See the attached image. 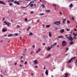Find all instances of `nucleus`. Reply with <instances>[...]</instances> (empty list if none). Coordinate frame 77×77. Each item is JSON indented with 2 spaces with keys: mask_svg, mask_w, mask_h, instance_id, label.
Instances as JSON below:
<instances>
[{
  "mask_svg": "<svg viewBox=\"0 0 77 77\" xmlns=\"http://www.w3.org/2000/svg\"><path fill=\"white\" fill-rule=\"evenodd\" d=\"M65 36L66 38L67 39H68L69 41H73V38H72L71 36H69L68 37L67 35H65Z\"/></svg>",
  "mask_w": 77,
  "mask_h": 77,
  "instance_id": "nucleus-1",
  "label": "nucleus"
},
{
  "mask_svg": "<svg viewBox=\"0 0 77 77\" xmlns=\"http://www.w3.org/2000/svg\"><path fill=\"white\" fill-rule=\"evenodd\" d=\"M53 24H55L57 26L60 25V21H57L56 22H54V23H53Z\"/></svg>",
  "mask_w": 77,
  "mask_h": 77,
  "instance_id": "nucleus-2",
  "label": "nucleus"
},
{
  "mask_svg": "<svg viewBox=\"0 0 77 77\" xmlns=\"http://www.w3.org/2000/svg\"><path fill=\"white\" fill-rule=\"evenodd\" d=\"M66 44H67V42H66L65 41H64L62 42V45L63 47L66 46Z\"/></svg>",
  "mask_w": 77,
  "mask_h": 77,
  "instance_id": "nucleus-3",
  "label": "nucleus"
},
{
  "mask_svg": "<svg viewBox=\"0 0 77 77\" xmlns=\"http://www.w3.org/2000/svg\"><path fill=\"white\" fill-rule=\"evenodd\" d=\"M75 57H74L73 58H71L70 59V60H69V61L68 62V63H70V62H71V61H72V60L74 59H75Z\"/></svg>",
  "mask_w": 77,
  "mask_h": 77,
  "instance_id": "nucleus-4",
  "label": "nucleus"
},
{
  "mask_svg": "<svg viewBox=\"0 0 77 77\" xmlns=\"http://www.w3.org/2000/svg\"><path fill=\"white\" fill-rule=\"evenodd\" d=\"M34 65H36V64H38V61L37 60H35L33 61Z\"/></svg>",
  "mask_w": 77,
  "mask_h": 77,
  "instance_id": "nucleus-5",
  "label": "nucleus"
},
{
  "mask_svg": "<svg viewBox=\"0 0 77 77\" xmlns=\"http://www.w3.org/2000/svg\"><path fill=\"white\" fill-rule=\"evenodd\" d=\"M51 47H50L49 46H48V47L47 48V50L48 51H49V50H50L51 49Z\"/></svg>",
  "mask_w": 77,
  "mask_h": 77,
  "instance_id": "nucleus-6",
  "label": "nucleus"
},
{
  "mask_svg": "<svg viewBox=\"0 0 77 77\" xmlns=\"http://www.w3.org/2000/svg\"><path fill=\"white\" fill-rule=\"evenodd\" d=\"M14 3L15 4H17L18 5H20V3H18V2H17L16 1H15L14 2Z\"/></svg>",
  "mask_w": 77,
  "mask_h": 77,
  "instance_id": "nucleus-7",
  "label": "nucleus"
},
{
  "mask_svg": "<svg viewBox=\"0 0 77 77\" xmlns=\"http://www.w3.org/2000/svg\"><path fill=\"white\" fill-rule=\"evenodd\" d=\"M65 31V30L64 29H62L61 30H60V33H63Z\"/></svg>",
  "mask_w": 77,
  "mask_h": 77,
  "instance_id": "nucleus-8",
  "label": "nucleus"
},
{
  "mask_svg": "<svg viewBox=\"0 0 77 77\" xmlns=\"http://www.w3.org/2000/svg\"><path fill=\"white\" fill-rule=\"evenodd\" d=\"M0 4H3V5H6L5 3L1 1H0Z\"/></svg>",
  "mask_w": 77,
  "mask_h": 77,
  "instance_id": "nucleus-9",
  "label": "nucleus"
},
{
  "mask_svg": "<svg viewBox=\"0 0 77 77\" xmlns=\"http://www.w3.org/2000/svg\"><path fill=\"white\" fill-rule=\"evenodd\" d=\"M2 31L3 32H6V31H7V29H4Z\"/></svg>",
  "mask_w": 77,
  "mask_h": 77,
  "instance_id": "nucleus-10",
  "label": "nucleus"
},
{
  "mask_svg": "<svg viewBox=\"0 0 77 77\" xmlns=\"http://www.w3.org/2000/svg\"><path fill=\"white\" fill-rule=\"evenodd\" d=\"M69 8H72V7H73V5H72V4H71L69 6Z\"/></svg>",
  "mask_w": 77,
  "mask_h": 77,
  "instance_id": "nucleus-11",
  "label": "nucleus"
},
{
  "mask_svg": "<svg viewBox=\"0 0 77 77\" xmlns=\"http://www.w3.org/2000/svg\"><path fill=\"white\" fill-rule=\"evenodd\" d=\"M4 23L5 24H7V25L8 26H9V24L6 22V21H4Z\"/></svg>",
  "mask_w": 77,
  "mask_h": 77,
  "instance_id": "nucleus-12",
  "label": "nucleus"
},
{
  "mask_svg": "<svg viewBox=\"0 0 77 77\" xmlns=\"http://www.w3.org/2000/svg\"><path fill=\"white\" fill-rule=\"evenodd\" d=\"M40 50H41V49L40 48L38 49V51H36V53H38V52H39V51H40Z\"/></svg>",
  "mask_w": 77,
  "mask_h": 77,
  "instance_id": "nucleus-13",
  "label": "nucleus"
},
{
  "mask_svg": "<svg viewBox=\"0 0 77 77\" xmlns=\"http://www.w3.org/2000/svg\"><path fill=\"white\" fill-rule=\"evenodd\" d=\"M74 44V42H72V41L69 42L70 45H72V44Z\"/></svg>",
  "mask_w": 77,
  "mask_h": 77,
  "instance_id": "nucleus-14",
  "label": "nucleus"
},
{
  "mask_svg": "<svg viewBox=\"0 0 77 77\" xmlns=\"http://www.w3.org/2000/svg\"><path fill=\"white\" fill-rule=\"evenodd\" d=\"M51 56V54H49L47 56V57H46V58H47L48 57H50Z\"/></svg>",
  "mask_w": 77,
  "mask_h": 77,
  "instance_id": "nucleus-15",
  "label": "nucleus"
},
{
  "mask_svg": "<svg viewBox=\"0 0 77 77\" xmlns=\"http://www.w3.org/2000/svg\"><path fill=\"white\" fill-rule=\"evenodd\" d=\"M49 36L50 37H51V32L49 33Z\"/></svg>",
  "mask_w": 77,
  "mask_h": 77,
  "instance_id": "nucleus-16",
  "label": "nucleus"
},
{
  "mask_svg": "<svg viewBox=\"0 0 77 77\" xmlns=\"http://www.w3.org/2000/svg\"><path fill=\"white\" fill-rule=\"evenodd\" d=\"M58 38H63V36L61 35V36H58Z\"/></svg>",
  "mask_w": 77,
  "mask_h": 77,
  "instance_id": "nucleus-17",
  "label": "nucleus"
},
{
  "mask_svg": "<svg viewBox=\"0 0 77 77\" xmlns=\"http://www.w3.org/2000/svg\"><path fill=\"white\" fill-rule=\"evenodd\" d=\"M45 74H46V75H48V70L47 69L46 70V71L45 72Z\"/></svg>",
  "mask_w": 77,
  "mask_h": 77,
  "instance_id": "nucleus-18",
  "label": "nucleus"
},
{
  "mask_svg": "<svg viewBox=\"0 0 77 77\" xmlns=\"http://www.w3.org/2000/svg\"><path fill=\"white\" fill-rule=\"evenodd\" d=\"M51 47L52 48H53V47H54V45L53 44L51 45Z\"/></svg>",
  "mask_w": 77,
  "mask_h": 77,
  "instance_id": "nucleus-19",
  "label": "nucleus"
},
{
  "mask_svg": "<svg viewBox=\"0 0 77 77\" xmlns=\"http://www.w3.org/2000/svg\"><path fill=\"white\" fill-rule=\"evenodd\" d=\"M12 35H13L12 34H9L8 35V37H11V36H12Z\"/></svg>",
  "mask_w": 77,
  "mask_h": 77,
  "instance_id": "nucleus-20",
  "label": "nucleus"
},
{
  "mask_svg": "<svg viewBox=\"0 0 77 77\" xmlns=\"http://www.w3.org/2000/svg\"><path fill=\"white\" fill-rule=\"evenodd\" d=\"M42 8H44V7H45V5H44V4H42Z\"/></svg>",
  "mask_w": 77,
  "mask_h": 77,
  "instance_id": "nucleus-21",
  "label": "nucleus"
},
{
  "mask_svg": "<svg viewBox=\"0 0 77 77\" xmlns=\"http://www.w3.org/2000/svg\"><path fill=\"white\" fill-rule=\"evenodd\" d=\"M46 11L47 12H50V10H46Z\"/></svg>",
  "mask_w": 77,
  "mask_h": 77,
  "instance_id": "nucleus-22",
  "label": "nucleus"
},
{
  "mask_svg": "<svg viewBox=\"0 0 77 77\" xmlns=\"http://www.w3.org/2000/svg\"><path fill=\"white\" fill-rule=\"evenodd\" d=\"M73 35H75V36H77V34H76L74 33H73Z\"/></svg>",
  "mask_w": 77,
  "mask_h": 77,
  "instance_id": "nucleus-23",
  "label": "nucleus"
},
{
  "mask_svg": "<svg viewBox=\"0 0 77 77\" xmlns=\"http://www.w3.org/2000/svg\"><path fill=\"white\" fill-rule=\"evenodd\" d=\"M50 27V25H46V27Z\"/></svg>",
  "mask_w": 77,
  "mask_h": 77,
  "instance_id": "nucleus-24",
  "label": "nucleus"
},
{
  "mask_svg": "<svg viewBox=\"0 0 77 77\" xmlns=\"http://www.w3.org/2000/svg\"><path fill=\"white\" fill-rule=\"evenodd\" d=\"M30 29V27H28V28L27 29V31H29V30Z\"/></svg>",
  "mask_w": 77,
  "mask_h": 77,
  "instance_id": "nucleus-25",
  "label": "nucleus"
},
{
  "mask_svg": "<svg viewBox=\"0 0 77 77\" xmlns=\"http://www.w3.org/2000/svg\"><path fill=\"white\" fill-rule=\"evenodd\" d=\"M53 45H54V46H55V45H57V43H54Z\"/></svg>",
  "mask_w": 77,
  "mask_h": 77,
  "instance_id": "nucleus-26",
  "label": "nucleus"
},
{
  "mask_svg": "<svg viewBox=\"0 0 77 77\" xmlns=\"http://www.w3.org/2000/svg\"><path fill=\"white\" fill-rule=\"evenodd\" d=\"M25 21H27V18H26L25 19Z\"/></svg>",
  "mask_w": 77,
  "mask_h": 77,
  "instance_id": "nucleus-27",
  "label": "nucleus"
},
{
  "mask_svg": "<svg viewBox=\"0 0 77 77\" xmlns=\"http://www.w3.org/2000/svg\"><path fill=\"white\" fill-rule=\"evenodd\" d=\"M29 35H33V33H32V32H30L29 33Z\"/></svg>",
  "mask_w": 77,
  "mask_h": 77,
  "instance_id": "nucleus-28",
  "label": "nucleus"
},
{
  "mask_svg": "<svg viewBox=\"0 0 77 77\" xmlns=\"http://www.w3.org/2000/svg\"><path fill=\"white\" fill-rule=\"evenodd\" d=\"M37 23H39V22H40V20H38L37 21Z\"/></svg>",
  "mask_w": 77,
  "mask_h": 77,
  "instance_id": "nucleus-29",
  "label": "nucleus"
},
{
  "mask_svg": "<svg viewBox=\"0 0 77 77\" xmlns=\"http://www.w3.org/2000/svg\"><path fill=\"white\" fill-rule=\"evenodd\" d=\"M26 8V7H24L23 6H21V8H22V9L23 8Z\"/></svg>",
  "mask_w": 77,
  "mask_h": 77,
  "instance_id": "nucleus-30",
  "label": "nucleus"
},
{
  "mask_svg": "<svg viewBox=\"0 0 77 77\" xmlns=\"http://www.w3.org/2000/svg\"><path fill=\"white\" fill-rule=\"evenodd\" d=\"M34 13V12H33V11H31L30 13V14H33Z\"/></svg>",
  "mask_w": 77,
  "mask_h": 77,
  "instance_id": "nucleus-31",
  "label": "nucleus"
},
{
  "mask_svg": "<svg viewBox=\"0 0 77 77\" xmlns=\"http://www.w3.org/2000/svg\"><path fill=\"white\" fill-rule=\"evenodd\" d=\"M44 15V14L43 13V14H39V15Z\"/></svg>",
  "mask_w": 77,
  "mask_h": 77,
  "instance_id": "nucleus-32",
  "label": "nucleus"
},
{
  "mask_svg": "<svg viewBox=\"0 0 77 77\" xmlns=\"http://www.w3.org/2000/svg\"><path fill=\"white\" fill-rule=\"evenodd\" d=\"M20 26L19 25H17V28H20Z\"/></svg>",
  "mask_w": 77,
  "mask_h": 77,
  "instance_id": "nucleus-33",
  "label": "nucleus"
},
{
  "mask_svg": "<svg viewBox=\"0 0 77 77\" xmlns=\"http://www.w3.org/2000/svg\"><path fill=\"white\" fill-rule=\"evenodd\" d=\"M62 20H63V21H65V20H66V19L65 18V19H62Z\"/></svg>",
  "mask_w": 77,
  "mask_h": 77,
  "instance_id": "nucleus-34",
  "label": "nucleus"
},
{
  "mask_svg": "<svg viewBox=\"0 0 77 77\" xmlns=\"http://www.w3.org/2000/svg\"><path fill=\"white\" fill-rule=\"evenodd\" d=\"M12 5V3H10V4H9V5H10V6H11V5Z\"/></svg>",
  "mask_w": 77,
  "mask_h": 77,
  "instance_id": "nucleus-35",
  "label": "nucleus"
},
{
  "mask_svg": "<svg viewBox=\"0 0 77 77\" xmlns=\"http://www.w3.org/2000/svg\"><path fill=\"white\" fill-rule=\"evenodd\" d=\"M30 6L31 7H32V6H33V4H31L30 5Z\"/></svg>",
  "mask_w": 77,
  "mask_h": 77,
  "instance_id": "nucleus-36",
  "label": "nucleus"
},
{
  "mask_svg": "<svg viewBox=\"0 0 77 77\" xmlns=\"http://www.w3.org/2000/svg\"><path fill=\"white\" fill-rule=\"evenodd\" d=\"M67 23H70V22H69V21L68 20L67 22Z\"/></svg>",
  "mask_w": 77,
  "mask_h": 77,
  "instance_id": "nucleus-37",
  "label": "nucleus"
},
{
  "mask_svg": "<svg viewBox=\"0 0 77 77\" xmlns=\"http://www.w3.org/2000/svg\"><path fill=\"white\" fill-rule=\"evenodd\" d=\"M66 30H67V31H70V29H67Z\"/></svg>",
  "mask_w": 77,
  "mask_h": 77,
  "instance_id": "nucleus-38",
  "label": "nucleus"
},
{
  "mask_svg": "<svg viewBox=\"0 0 77 77\" xmlns=\"http://www.w3.org/2000/svg\"><path fill=\"white\" fill-rule=\"evenodd\" d=\"M65 75H66V76H68V74L67 73H66L65 74Z\"/></svg>",
  "mask_w": 77,
  "mask_h": 77,
  "instance_id": "nucleus-39",
  "label": "nucleus"
},
{
  "mask_svg": "<svg viewBox=\"0 0 77 77\" xmlns=\"http://www.w3.org/2000/svg\"><path fill=\"white\" fill-rule=\"evenodd\" d=\"M68 49H69L68 48H66V51H68Z\"/></svg>",
  "mask_w": 77,
  "mask_h": 77,
  "instance_id": "nucleus-40",
  "label": "nucleus"
},
{
  "mask_svg": "<svg viewBox=\"0 0 77 77\" xmlns=\"http://www.w3.org/2000/svg\"><path fill=\"white\" fill-rule=\"evenodd\" d=\"M53 6H56V4H53Z\"/></svg>",
  "mask_w": 77,
  "mask_h": 77,
  "instance_id": "nucleus-41",
  "label": "nucleus"
},
{
  "mask_svg": "<svg viewBox=\"0 0 77 77\" xmlns=\"http://www.w3.org/2000/svg\"><path fill=\"white\" fill-rule=\"evenodd\" d=\"M75 39H76V38L75 37V36H74L73 39H75Z\"/></svg>",
  "mask_w": 77,
  "mask_h": 77,
  "instance_id": "nucleus-42",
  "label": "nucleus"
},
{
  "mask_svg": "<svg viewBox=\"0 0 77 77\" xmlns=\"http://www.w3.org/2000/svg\"><path fill=\"white\" fill-rule=\"evenodd\" d=\"M35 45H33L32 46V47L33 48H35Z\"/></svg>",
  "mask_w": 77,
  "mask_h": 77,
  "instance_id": "nucleus-43",
  "label": "nucleus"
},
{
  "mask_svg": "<svg viewBox=\"0 0 77 77\" xmlns=\"http://www.w3.org/2000/svg\"><path fill=\"white\" fill-rule=\"evenodd\" d=\"M77 60H76V61H75V62L76 65H77Z\"/></svg>",
  "mask_w": 77,
  "mask_h": 77,
  "instance_id": "nucleus-44",
  "label": "nucleus"
},
{
  "mask_svg": "<svg viewBox=\"0 0 77 77\" xmlns=\"http://www.w3.org/2000/svg\"><path fill=\"white\" fill-rule=\"evenodd\" d=\"M5 17H4L3 19H2V21H4V20H5Z\"/></svg>",
  "mask_w": 77,
  "mask_h": 77,
  "instance_id": "nucleus-45",
  "label": "nucleus"
},
{
  "mask_svg": "<svg viewBox=\"0 0 77 77\" xmlns=\"http://www.w3.org/2000/svg\"><path fill=\"white\" fill-rule=\"evenodd\" d=\"M18 35V34H17V33L15 34V36H17V35Z\"/></svg>",
  "mask_w": 77,
  "mask_h": 77,
  "instance_id": "nucleus-46",
  "label": "nucleus"
},
{
  "mask_svg": "<svg viewBox=\"0 0 77 77\" xmlns=\"http://www.w3.org/2000/svg\"><path fill=\"white\" fill-rule=\"evenodd\" d=\"M27 62H25V64H27Z\"/></svg>",
  "mask_w": 77,
  "mask_h": 77,
  "instance_id": "nucleus-47",
  "label": "nucleus"
},
{
  "mask_svg": "<svg viewBox=\"0 0 77 77\" xmlns=\"http://www.w3.org/2000/svg\"><path fill=\"white\" fill-rule=\"evenodd\" d=\"M17 63L16 62V63H15L14 65H17Z\"/></svg>",
  "mask_w": 77,
  "mask_h": 77,
  "instance_id": "nucleus-48",
  "label": "nucleus"
},
{
  "mask_svg": "<svg viewBox=\"0 0 77 77\" xmlns=\"http://www.w3.org/2000/svg\"><path fill=\"white\" fill-rule=\"evenodd\" d=\"M74 30L75 31H77V29H74Z\"/></svg>",
  "mask_w": 77,
  "mask_h": 77,
  "instance_id": "nucleus-49",
  "label": "nucleus"
},
{
  "mask_svg": "<svg viewBox=\"0 0 77 77\" xmlns=\"http://www.w3.org/2000/svg\"><path fill=\"white\" fill-rule=\"evenodd\" d=\"M72 20H73L74 21V17H72Z\"/></svg>",
  "mask_w": 77,
  "mask_h": 77,
  "instance_id": "nucleus-50",
  "label": "nucleus"
},
{
  "mask_svg": "<svg viewBox=\"0 0 77 77\" xmlns=\"http://www.w3.org/2000/svg\"><path fill=\"white\" fill-rule=\"evenodd\" d=\"M33 53V51H31V54H32V53Z\"/></svg>",
  "mask_w": 77,
  "mask_h": 77,
  "instance_id": "nucleus-51",
  "label": "nucleus"
},
{
  "mask_svg": "<svg viewBox=\"0 0 77 77\" xmlns=\"http://www.w3.org/2000/svg\"><path fill=\"white\" fill-rule=\"evenodd\" d=\"M59 14H62V13L60 12Z\"/></svg>",
  "mask_w": 77,
  "mask_h": 77,
  "instance_id": "nucleus-52",
  "label": "nucleus"
},
{
  "mask_svg": "<svg viewBox=\"0 0 77 77\" xmlns=\"http://www.w3.org/2000/svg\"><path fill=\"white\" fill-rule=\"evenodd\" d=\"M55 30H57V28H56V29H55Z\"/></svg>",
  "mask_w": 77,
  "mask_h": 77,
  "instance_id": "nucleus-53",
  "label": "nucleus"
},
{
  "mask_svg": "<svg viewBox=\"0 0 77 77\" xmlns=\"http://www.w3.org/2000/svg\"><path fill=\"white\" fill-rule=\"evenodd\" d=\"M25 51H24L25 52L27 50V49H25Z\"/></svg>",
  "mask_w": 77,
  "mask_h": 77,
  "instance_id": "nucleus-54",
  "label": "nucleus"
},
{
  "mask_svg": "<svg viewBox=\"0 0 77 77\" xmlns=\"http://www.w3.org/2000/svg\"><path fill=\"white\" fill-rule=\"evenodd\" d=\"M43 44L44 45H45V43H43Z\"/></svg>",
  "mask_w": 77,
  "mask_h": 77,
  "instance_id": "nucleus-55",
  "label": "nucleus"
},
{
  "mask_svg": "<svg viewBox=\"0 0 77 77\" xmlns=\"http://www.w3.org/2000/svg\"><path fill=\"white\" fill-rule=\"evenodd\" d=\"M23 56H21V59H23Z\"/></svg>",
  "mask_w": 77,
  "mask_h": 77,
  "instance_id": "nucleus-56",
  "label": "nucleus"
},
{
  "mask_svg": "<svg viewBox=\"0 0 77 77\" xmlns=\"http://www.w3.org/2000/svg\"><path fill=\"white\" fill-rule=\"evenodd\" d=\"M45 25H42V26H43V27H44V26Z\"/></svg>",
  "mask_w": 77,
  "mask_h": 77,
  "instance_id": "nucleus-57",
  "label": "nucleus"
},
{
  "mask_svg": "<svg viewBox=\"0 0 77 77\" xmlns=\"http://www.w3.org/2000/svg\"><path fill=\"white\" fill-rule=\"evenodd\" d=\"M11 22H12V23H13V21H14V20H11Z\"/></svg>",
  "mask_w": 77,
  "mask_h": 77,
  "instance_id": "nucleus-58",
  "label": "nucleus"
},
{
  "mask_svg": "<svg viewBox=\"0 0 77 77\" xmlns=\"http://www.w3.org/2000/svg\"><path fill=\"white\" fill-rule=\"evenodd\" d=\"M0 76H1L2 77H3V76H2V75H1Z\"/></svg>",
  "mask_w": 77,
  "mask_h": 77,
  "instance_id": "nucleus-59",
  "label": "nucleus"
},
{
  "mask_svg": "<svg viewBox=\"0 0 77 77\" xmlns=\"http://www.w3.org/2000/svg\"><path fill=\"white\" fill-rule=\"evenodd\" d=\"M35 68H38V66H35Z\"/></svg>",
  "mask_w": 77,
  "mask_h": 77,
  "instance_id": "nucleus-60",
  "label": "nucleus"
},
{
  "mask_svg": "<svg viewBox=\"0 0 77 77\" xmlns=\"http://www.w3.org/2000/svg\"><path fill=\"white\" fill-rule=\"evenodd\" d=\"M6 36H7V35H4L5 37H6Z\"/></svg>",
  "mask_w": 77,
  "mask_h": 77,
  "instance_id": "nucleus-61",
  "label": "nucleus"
},
{
  "mask_svg": "<svg viewBox=\"0 0 77 77\" xmlns=\"http://www.w3.org/2000/svg\"><path fill=\"white\" fill-rule=\"evenodd\" d=\"M20 66H22V65H21V64H20Z\"/></svg>",
  "mask_w": 77,
  "mask_h": 77,
  "instance_id": "nucleus-62",
  "label": "nucleus"
},
{
  "mask_svg": "<svg viewBox=\"0 0 77 77\" xmlns=\"http://www.w3.org/2000/svg\"><path fill=\"white\" fill-rule=\"evenodd\" d=\"M72 33V31H71V33Z\"/></svg>",
  "mask_w": 77,
  "mask_h": 77,
  "instance_id": "nucleus-63",
  "label": "nucleus"
},
{
  "mask_svg": "<svg viewBox=\"0 0 77 77\" xmlns=\"http://www.w3.org/2000/svg\"><path fill=\"white\" fill-rule=\"evenodd\" d=\"M21 62H22V63H23V60H21Z\"/></svg>",
  "mask_w": 77,
  "mask_h": 77,
  "instance_id": "nucleus-64",
  "label": "nucleus"
}]
</instances>
